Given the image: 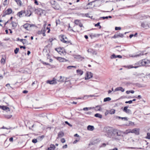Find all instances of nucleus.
<instances>
[{
  "label": "nucleus",
  "mask_w": 150,
  "mask_h": 150,
  "mask_svg": "<svg viewBox=\"0 0 150 150\" xmlns=\"http://www.w3.org/2000/svg\"><path fill=\"white\" fill-rule=\"evenodd\" d=\"M104 131L107 134L108 137H112V127H106L104 128Z\"/></svg>",
  "instance_id": "nucleus-1"
},
{
  "label": "nucleus",
  "mask_w": 150,
  "mask_h": 150,
  "mask_svg": "<svg viewBox=\"0 0 150 150\" xmlns=\"http://www.w3.org/2000/svg\"><path fill=\"white\" fill-rule=\"evenodd\" d=\"M122 132L120 131H113V135L114 134V137L112 135L113 139L115 140H119L120 139V137L121 136Z\"/></svg>",
  "instance_id": "nucleus-2"
},
{
  "label": "nucleus",
  "mask_w": 150,
  "mask_h": 150,
  "mask_svg": "<svg viewBox=\"0 0 150 150\" xmlns=\"http://www.w3.org/2000/svg\"><path fill=\"white\" fill-rule=\"evenodd\" d=\"M150 63V61L146 59L142 60V61L139 62L138 64L139 66H144L147 64Z\"/></svg>",
  "instance_id": "nucleus-3"
},
{
  "label": "nucleus",
  "mask_w": 150,
  "mask_h": 150,
  "mask_svg": "<svg viewBox=\"0 0 150 150\" xmlns=\"http://www.w3.org/2000/svg\"><path fill=\"white\" fill-rule=\"evenodd\" d=\"M141 26L145 29H147L150 27V23L145 21L141 23Z\"/></svg>",
  "instance_id": "nucleus-4"
},
{
  "label": "nucleus",
  "mask_w": 150,
  "mask_h": 150,
  "mask_svg": "<svg viewBox=\"0 0 150 150\" xmlns=\"http://www.w3.org/2000/svg\"><path fill=\"white\" fill-rule=\"evenodd\" d=\"M55 50L59 54L61 55H65L66 54L65 51L64 49L61 48H55Z\"/></svg>",
  "instance_id": "nucleus-5"
},
{
  "label": "nucleus",
  "mask_w": 150,
  "mask_h": 150,
  "mask_svg": "<svg viewBox=\"0 0 150 150\" xmlns=\"http://www.w3.org/2000/svg\"><path fill=\"white\" fill-rule=\"evenodd\" d=\"M129 106H127L125 107L124 108V109L123 110V111L126 113L128 114H131L132 113L130 109H128V108Z\"/></svg>",
  "instance_id": "nucleus-6"
},
{
  "label": "nucleus",
  "mask_w": 150,
  "mask_h": 150,
  "mask_svg": "<svg viewBox=\"0 0 150 150\" xmlns=\"http://www.w3.org/2000/svg\"><path fill=\"white\" fill-rule=\"evenodd\" d=\"M93 77V74L91 72H87L86 74V77H85V79H91Z\"/></svg>",
  "instance_id": "nucleus-7"
},
{
  "label": "nucleus",
  "mask_w": 150,
  "mask_h": 150,
  "mask_svg": "<svg viewBox=\"0 0 150 150\" xmlns=\"http://www.w3.org/2000/svg\"><path fill=\"white\" fill-rule=\"evenodd\" d=\"M47 83H49L50 84H55L57 83L56 80L54 78H53L52 80H47Z\"/></svg>",
  "instance_id": "nucleus-8"
},
{
  "label": "nucleus",
  "mask_w": 150,
  "mask_h": 150,
  "mask_svg": "<svg viewBox=\"0 0 150 150\" xmlns=\"http://www.w3.org/2000/svg\"><path fill=\"white\" fill-rule=\"evenodd\" d=\"M87 51L88 53H90L96 55L97 54L96 51L92 49H88L87 50Z\"/></svg>",
  "instance_id": "nucleus-9"
},
{
  "label": "nucleus",
  "mask_w": 150,
  "mask_h": 150,
  "mask_svg": "<svg viewBox=\"0 0 150 150\" xmlns=\"http://www.w3.org/2000/svg\"><path fill=\"white\" fill-rule=\"evenodd\" d=\"M123 34L120 33L119 34H115L114 36H113L112 38H116L119 37L123 38Z\"/></svg>",
  "instance_id": "nucleus-10"
},
{
  "label": "nucleus",
  "mask_w": 150,
  "mask_h": 150,
  "mask_svg": "<svg viewBox=\"0 0 150 150\" xmlns=\"http://www.w3.org/2000/svg\"><path fill=\"white\" fill-rule=\"evenodd\" d=\"M0 108L4 110H6V112L9 111V108L6 106L4 105H0Z\"/></svg>",
  "instance_id": "nucleus-11"
},
{
  "label": "nucleus",
  "mask_w": 150,
  "mask_h": 150,
  "mask_svg": "<svg viewBox=\"0 0 150 150\" xmlns=\"http://www.w3.org/2000/svg\"><path fill=\"white\" fill-rule=\"evenodd\" d=\"M55 148V145L52 144H51L50 146V147H48L46 150H54Z\"/></svg>",
  "instance_id": "nucleus-12"
},
{
  "label": "nucleus",
  "mask_w": 150,
  "mask_h": 150,
  "mask_svg": "<svg viewBox=\"0 0 150 150\" xmlns=\"http://www.w3.org/2000/svg\"><path fill=\"white\" fill-rule=\"evenodd\" d=\"M25 13V12L23 11H21L18 12L17 14V15L18 16L20 17H22L24 16V14Z\"/></svg>",
  "instance_id": "nucleus-13"
},
{
  "label": "nucleus",
  "mask_w": 150,
  "mask_h": 150,
  "mask_svg": "<svg viewBox=\"0 0 150 150\" xmlns=\"http://www.w3.org/2000/svg\"><path fill=\"white\" fill-rule=\"evenodd\" d=\"M64 135V133L62 131H61L59 132L58 134V137H57V139H58L59 138H61L63 137Z\"/></svg>",
  "instance_id": "nucleus-14"
},
{
  "label": "nucleus",
  "mask_w": 150,
  "mask_h": 150,
  "mask_svg": "<svg viewBox=\"0 0 150 150\" xmlns=\"http://www.w3.org/2000/svg\"><path fill=\"white\" fill-rule=\"evenodd\" d=\"M65 36L63 35L62 37V39L61 40V41L62 42H63L65 43H69V41L67 40H66L64 39Z\"/></svg>",
  "instance_id": "nucleus-15"
},
{
  "label": "nucleus",
  "mask_w": 150,
  "mask_h": 150,
  "mask_svg": "<svg viewBox=\"0 0 150 150\" xmlns=\"http://www.w3.org/2000/svg\"><path fill=\"white\" fill-rule=\"evenodd\" d=\"M30 27L31 25L30 24L28 23L25 24L23 25V28L27 30H28V28Z\"/></svg>",
  "instance_id": "nucleus-16"
},
{
  "label": "nucleus",
  "mask_w": 150,
  "mask_h": 150,
  "mask_svg": "<svg viewBox=\"0 0 150 150\" xmlns=\"http://www.w3.org/2000/svg\"><path fill=\"white\" fill-rule=\"evenodd\" d=\"M120 91L122 92H123L125 90L124 88L121 87L116 88L115 89V91Z\"/></svg>",
  "instance_id": "nucleus-17"
},
{
  "label": "nucleus",
  "mask_w": 150,
  "mask_h": 150,
  "mask_svg": "<svg viewBox=\"0 0 150 150\" xmlns=\"http://www.w3.org/2000/svg\"><path fill=\"white\" fill-rule=\"evenodd\" d=\"M57 59L59 60V62H63L64 61H66V60L64 59L61 57H57Z\"/></svg>",
  "instance_id": "nucleus-18"
},
{
  "label": "nucleus",
  "mask_w": 150,
  "mask_h": 150,
  "mask_svg": "<svg viewBox=\"0 0 150 150\" xmlns=\"http://www.w3.org/2000/svg\"><path fill=\"white\" fill-rule=\"evenodd\" d=\"M115 110L113 109L107 111V112H108V113L110 114H114L115 112Z\"/></svg>",
  "instance_id": "nucleus-19"
},
{
  "label": "nucleus",
  "mask_w": 150,
  "mask_h": 150,
  "mask_svg": "<svg viewBox=\"0 0 150 150\" xmlns=\"http://www.w3.org/2000/svg\"><path fill=\"white\" fill-rule=\"evenodd\" d=\"M94 129V127L93 126L89 125L87 127V129L89 130L92 131Z\"/></svg>",
  "instance_id": "nucleus-20"
},
{
  "label": "nucleus",
  "mask_w": 150,
  "mask_h": 150,
  "mask_svg": "<svg viewBox=\"0 0 150 150\" xmlns=\"http://www.w3.org/2000/svg\"><path fill=\"white\" fill-rule=\"evenodd\" d=\"M143 52L142 51H140L139 52V53L137 54V55L133 56V57H139L141 55H142L144 54Z\"/></svg>",
  "instance_id": "nucleus-21"
},
{
  "label": "nucleus",
  "mask_w": 150,
  "mask_h": 150,
  "mask_svg": "<svg viewBox=\"0 0 150 150\" xmlns=\"http://www.w3.org/2000/svg\"><path fill=\"white\" fill-rule=\"evenodd\" d=\"M77 73L78 74L80 75H81L83 74V72L80 69H78L76 70Z\"/></svg>",
  "instance_id": "nucleus-22"
},
{
  "label": "nucleus",
  "mask_w": 150,
  "mask_h": 150,
  "mask_svg": "<svg viewBox=\"0 0 150 150\" xmlns=\"http://www.w3.org/2000/svg\"><path fill=\"white\" fill-rule=\"evenodd\" d=\"M11 23L13 27V28L14 29L15 28L17 25V23L14 21H12L11 22Z\"/></svg>",
  "instance_id": "nucleus-23"
},
{
  "label": "nucleus",
  "mask_w": 150,
  "mask_h": 150,
  "mask_svg": "<svg viewBox=\"0 0 150 150\" xmlns=\"http://www.w3.org/2000/svg\"><path fill=\"white\" fill-rule=\"evenodd\" d=\"M115 48L116 49V50L119 52H120L122 50L120 46H117Z\"/></svg>",
  "instance_id": "nucleus-24"
},
{
  "label": "nucleus",
  "mask_w": 150,
  "mask_h": 150,
  "mask_svg": "<svg viewBox=\"0 0 150 150\" xmlns=\"http://www.w3.org/2000/svg\"><path fill=\"white\" fill-rule=\"evenodd\" d=\"M94 116L99 118H101L102 117V115L99 113H96L95 115Z\"/></svg>",
  "instance_id": "nucleus-25"
},
{
  "label": "nucleus",
  "mask_w": 150,
  "mask_h": 150,
  "mask_svg": "<svg viewBox=\"0 0 150 150\" xmlns=\"http://www.w3.org/2000/svg\"><path fill=\"white\" fill-rule=\"evenodd\" d=\"M9 14V8H8L7 10L4 12V14L3 15V16H5L6 15H8Z\"/></svg>",
  "instance_id": "nucleus-26"
},
{
  "label": "nucleus",
  "mask_w": 150,
  "mask_h": 150,
  "mask_svg": "<svg viewBox=\"0 0 150 150\" xmlns=\"http://www.w3.org/2000/svg\"><path fill=\"white\" fill-rule=\"evenodd\" d=\"M53 7L55 9L58 10L59 8V6L58 4H56V5H54L53 6Z\"/></svg>",
  "instance_id": "nucleus-27"
},
{
  "label": "nucleus",
  "mask_w": 150,
  "mask_h": 150,
  "mask_svg": "<svg viewBox=\"0 0 150 150\" xmlns=\"http://www.w3.org/2000/svg\"><path fill=\"white\" fill-rule=\"evenodd\" d=\"M116 118H118L119 119H121L122 120H123L124 119L125 120H128L127 118V117H121L120 116H117Z\"/></svg>",
  "instance_id": "nucleus-28"
},
{
  "label": "nucleus",
  "mask_w": 150,
  "mask_h": 150,
  "mask_svg": "<svg viewBox=\"0 0 150 150\" xmlns=\"http://www.w3.org/2000/svg\"><path fill=\"white\" fill-rule=\"evenodd\" d=\"M111 100V98L110 97H107L104 98L103 100V101L105 102L107 101H109Z\"/></svg>",
  "instance_id": "nucleus-29"
},
{
  "label": "nucleus",
  "mask_w": 150,
  "mask_h": 150,
  "mask_svg": "<svg viewBox=\"0 0 150 150\" xmlns=\"http://www.w3.org/2000/svg\"><path fill=\"white\" fill-rule=\"evenodd\" d=\"M131 132L135 133L136 134H138L139 133L138 132L136 129H132V131Z\"/></svg>",
  "instance_id": "nucleus-30"
},
{
  "label": "nucleus",
  "mask_w": 150,
  "mask_h": 150,
  "mask_svg": "<svg viewBox=\"0 0 150 150\" xmlns=\"http://www.w3.org/2000/svg\"><path fill=\"white\" fill-rule=\"evenodd\" d=\"M5 57H2L1 59V64H4L5 63Z\"/></svg>",
  "instance_id": "nucleus-31"
},
{
  "label": "nucleus",
  "mask_w": 150,
  "mask_h": 150,
  "mask_svg": "<svg viewBox=\"0 0 150 150\" xmlns=\"http://www.w3.org/2000/svg\"><path fill=\"white\" fill-rule=\"evenodd\" d=\"M16 1L19 6L21 5V2L20 0H16Z\"/></svg>",
  "instance_id": "nucleus-32"
},
{
  "label": "nucleus",
  "mask_w": 150,
  "mask_h": 150,
  "mask_svg": "<svg viewBox=\"0 0 150 150\" xmlns=\"http://www.w3.org/2000/svg\"><path fill=\"white\" fill-rule=\"evenodd\" d=\"M134 90H130V91H126V93L128 94L129 93H134Z\"/></svg>",
  "instance_id": "nucleus-33"
},
{
  "label": "nucleus",
  "mask_w": 150,
  "mask_h": 150,
  "mask_svg": "<svg viewBox=\"0 0 150 150\" xmlns=\"http://www.w3.org/2000/svg\"><path fill=\"white\" fill-rule=\"evenodd\" d=\"M80 23V21L79 20H76L74 21L75 23L77 25H78Z\"/></svg>",
  "instance_id": "nucleus-34"
},
{
  "label": "nucleus",
  "mask_w": 150,
  "mask_h": 150,
  "mask_svg": "<svg viewBox=\"0 0 150 150\" xmlns=\"http://www.w3.org/2000/svg\"><path fill=\"white\" fill-rule=\"evenodd\" d=\"M19 50V48H16L14 50V53L15 54H17Z\"/></svg>",
  "instance_id": "nucleus-35"
},
{
  "label": "nucleus",
  "mask_w": 150,
  "mask_h": 150,
  "mask_svg": "<svg viewBox=\"0 0 150 150\" xmlns=\"http://www.w3.org/2000/svg\"><path fill=\"white\" fill-rule=\"evenodd\" d=\"M45 136L44 135H42L40 136H39L38 137V139L41 141L44 137Z\"/></svg>",
  "instance_id": "nucleus-36"
},
{
  "label": "nucleus",
  "mask_w": 150,
  "mask_h": 150,
  "mask_svg": "<svg viewBox=\"0 0 150 150\" xmlns=\"http://www.w3.org/2000/svg\"><path fill=\"white\" fill-rule=\"evenodd\" d=\"M135 65H136L137 66H134V67H132V68H134L135 69L136 68H138V67H140V66H139L138 64V63H136Z\"/></svg>",
  "instance_id": "nucleus-37"
},
{
  "label": "nucleus",
  "mask_w": 150,
  "mask_h": 150,
  "mask_svg": "<svg viewBox=\"0 0 150 150\" xmlns=\"http://www.w3.org/2000/svg\"><path fill=\"white\" fill-rule=\"evenodd\" d=\"M110 57L111 59L116 58V55L115 54H113Z\"/></svg>",
  "instance_id": "nucleus-38"
},
{
  "label": "nucleus",
  "mask_w": 150,
  "mask_h": 150,
  "mask_svg": "<svg viewBox=\"0 0 150 150\" xmlns=\"http://www.w3.org/2000/svg\"><path fill=\"white\" fill-rule=\"evenodd\" d=\"M146 138L149 139H150V133H147V136Z\"/></svg>",
  "instance_id": "nucleus-39"
},
{
  "label": "nucleus",
  "mask_w": 150,
  "mask_h": 150,
  "mask_svg": "<svg viewBox=\"0 0 150 150\" xmlns=\"http://www.w3.org/2000/svg\"><path fill=\"white\" fill-rule=\"evenodd\" d=\"M100 23L98 22L97 24H95V26H99V28L100 29L101 28V26L100 25Z\"/></svg>",
  "instance_id": "nucleus-40"
},
{
  "label": "nucleus",
  "mask_w": 150,
  "mask_h": 150,
  "mask_svg": "<svg viewBox=\"0 0 150 150\" xmlns=\"http://www.w3.org/2000/svg\"><path fill=\"white\" fill-rule=\"evenodd\" d=\"M45 28H42L41 31H39L38 32V34H42V31L43 30V31H44V30H45Z\"/></svg>",
  "instance_id": "nucleus-41"
},
{
  "label": "nucleus",
  "mask_w": 150,
  "mask_h": 150,
  "mask_svg": "<svg viewBox=\"0 0 150 150\" xmlns=\"http://www.w3.org/2000/svg\"><path fill=\"white\" fill-rule=\"evenodd\" d=\"M65 124L68 125L69 126L71 127L72 126L67 121H66L64 122Z\"/></svg>",
  "instance_id": "nucleus-42"
},
{
  "label": "nucleus",
  "mask_w": 150,
  "mask_h": 150,
  "mask_svg": "<svg viewBox=\"0 0 150 150\" xmlns=\"http://www.w3.org/2000/svg\"><path fill=\"white\" fill-rule=\"evenodd\" d=\"M32 142L34 143H35L37 142V140L36 139H34L32 140Z\"/></svg>",
  "instance_id": "nucleus-43"
},
{
  "label": "nucleus",
  "mask_w": 150,
  "mask_h": 150,
  "mask_svg": "<svg viewBox=\"0 0 150 150\" xmlns=\"http://www.w3.org/2000/svg\"><path fill=\"white\" fill-rule=\"evenodd\" d=\"M28 41L26 39H24V40L23 41V44H27L28 43Z\"/></svg>",
  "instance_id": "nucleus-44"
},
{
  "label": "nucleus",
  "mask_w": 150,
  "mask_h": 150,
  "mask_svg": "<svg viewBox=\"0 0 150 150\" xmlns=\"http://www.w3.org/2000/svg\"><path fill=\"white\" fill-rule=\"evenodd\" d=\"M80 139L79 138H78L76 139L75 141H74L73 142L74 144H76L77 142H78Z\"/></svg>",
  "instance_id": "nucleus-45"
},
{
  "label": "nucleus",
  "mask_w": 150,
  "mask_h": 150,
  "mask_svg": "<svg viewBox=\"0 0 150 150\" xmlns=\"http://www.w3.org/2000/svg\"><path fill=\"white\" fill-rule=\"evenodd\" d=\"M132 103V100H130L129 101H126L125 102L126 103H129V104H131Z\"/></svg>",
  "instance_id": "nucleus-46"
},
{
  "label": "nucleus",
  "mask_w": 150,
  "mask_h": 150,
  "mask_svg": "<svg viewBox=\"0 0 150 150\" xmlns=\"http://www.w3.org/2000/svg\"><path fill=\"white\" fill-rule=\"evenodd\" d=\"M121 29V28L120 27H115V30H120Z\"/></svg>",
  "instance_id": "nucleus-47"
},
{
  "label": "nucleus",
  "mask_w": 150,
  "mask_h": 150,
  "mask_svg": "<svg viewBox=\"0 0 150 150\" xmlns=\"http://www.w3.org/2000/svg\"><path fill=\"white\" fill-rule=\"evenodd\" d=\"M60 79L59 80V81L60 82H64V81H63V79L62 80L61 79L63 78L62 77V76H60Z\"/></svg>",
  "instance_id": "nucleus-48"
},
{
  "label": "nucleus",
  "mask_w": 150,
  "mask_h": 150,
  "mask_svg": "<svg viewBox=\"0 0 150 150\" xmlns=\"http://www.w3.org/2000/svg\"><path fill=\"white\" fill-rule=\"evenodd\" d=\"M61 141L62 143H64L65 142V140L64 138H63L61 139Z\"/></svg>",
  "instance_id": "nucleus-49"
},
{
  "label": "nucleus",
  "mask_w": 150,
  "mask_h": 150,
  "mask_svg": "<svg viewBox=\"0 0 150 150\" xmlns=\"http://www.w3.org/2000/svg\"><path fill=\"white\" fill-rule=\"evenodd\" d=\"M7 0H5L3 4L4 6H6L7 4Z\"/></svg>",
  "instance_id": "nucleus-50"
},
{
  "label": "nucleus",
  "mask_w": 150,
  "mask_h": 150,
  "mask_svg": "<svg viewBox=\"0 0 150 150\" xmlns=\"http://www.w3.org/2000/svg\"><path fill=\"white\" fill-rule=\"evenodd\" d=\"M72 67L76 68V67L74 66H69L67 67V68L68 69H71Z\"/></svg>",
  "instance_id": "nucleus-51"
},
{
  "label": "nucleus",
  "mask_w": 150,
  "mask_h": 150,
  "mask_svg": "<svg viewBox=\"0 0 150 150\" xmlns=\"http://www.w3.org/2000/svg\"><path fill=\"white\" fill-rule=\"evenodd\" d=\"M89 108L90 109H91V108H88L86 107V108H84L83 109V110H85V111L88 110Z\"/></svg>",
  "instance_id": "nucleus-52"
},
{
  "label": "nucleus",
  "mask_w": 150,
  "mask_h": 150,
  "mask_svg": "<svg viewBox=\"0 0 150 150\" xmlns=\"http://www.w3.org/2000/svg\"><path fill=\"white\" fill-rule=\"evenodd\" d=\"M90 36L91 37V38H92L93 37H95L96 36L95 34H91L90 35Z\"/></svg>",
  "instance_id": "nucleus-53"
},
{
  "label": "nucleus",
  "mask_w": 150,
  "mask_h": 150,
  "mask_svg": "<svg viewBox=\"0 0 150 150\" xmlns=\"http://www.w3.org/2000/svg\"><path fill=\"white\" fill-rule=\"evenodd\" d=\"M106 144L105 143H103L100 146V147H105L106 146Z\"/></svg>",
  "instance_id": "nucleus-54"
},
{
  "label": "nucleus",
  "mask_w": 150,
  "mask_h": 150,
  "mask_svg": "<svg viewBox=\"0 0 150 150\" xmlns=\"http://www.w3.org/2000/svg\"><path fill=\"white\" fill-rule=\"evenodd\" d=\"M46 30H45L44 31L42 30V34L43 36H45L46 35L45 34V32Z\"/></svg>",
  "instance_id": "nucleus-55"
},
{
  "label": "nucleus",
  "mask_w": 150,
  "mask_h": 150,
  "mask_svg": "<svg viewBox=\"0 0 150 150\" xmlns=\"http://www.w3.org/2000/svg\"><path fill=\"white\" fill-rule=\"evenodd\" d=\"M9 40V38H4V39H3V41H8Z\"/></svg>",
  "instance_id": "nucleus-56"
},
{
  "label": "nucleus",
  "mask_w": 150,
  "mask_h": 150,
  "mask_svg": "<svg viewBox=\"0 0 150 150\" xmlns=\"http://www.w3.org/2000/svg\"><path fill=\"white\" fill-rule=\"evenodd\" d=\"M134 97L136 98L139 99H140L142 98V97H141V96H140V95H138L137 96V97Z\"/></svg>",
  "instance_id": "nucleus-57"
},
{
  "label": "nucleus",
  "mask_w": 150,
  "mask_h": 150,
  "mask_svg": "<svg viewBox=\"0 0 150 150\" xmlns=\"http://www.w3.org/2000/svg\"><path fill=\"white\" fill-rule=\"evenodd\" d=\"M85 16H86L87 17H90V16H89V14L88 13H85Z\"/></svg>",
  "instance_id": "nucleus-58"
},
{
  "label": "nucleus",
  "mask_w": 150,
  "mask_h": 150,
  "mask_svg": "<svg viewBox=\"0 0 150 150\" xmlns=\"http://www.w3.org/2000/svg\"><path fill=\"white\" fill-rule=\"evenodd\" d=\"M94 2V1H92V2H89V3H88V4H87V6H88L90 5H91L92 3L93 2Z\"/></svg>",
  "instance_id": "nucleus-59"
},
{
  "label": "nucleus",
  "mask_w": 150,
  "mask_h": 150,
  "mask_svg": "<svg viewBox=\"0 0 150 150\" xmlns=\"http://www.w3.org/2000/svg\"><path fill=\"white\" fill-rule=\"evenodd\" d=\"M10 108H11V109L12 110V112H13V111L14 110V108L13 106H11V107H10Z\"/></svg>",
  "instance_id": "nucleus-60"
},
{
  "label": "nucleus",
  "mask_w": 150,
  "mask_h": 150,
  "mask_svg": "<svg viewBox=\"0 0 150 150\" xmlns=\"http://www.w3.org/2000/svg\"><path fill=\"white\" fill-rule=\"evenodd\" d=\"M99 108L98 109H97L98 110H100V106H96V108Z\"/></svg>",
  "instance_id": "nucleus-61"
},
{
  "label": "nucleus",
  "mask_w": 150,
  "mask_h": 150,
  "mask_svg": "<svg viewBox=\"0 0 150 150\" xmlns=\"http://www.w3.org/2000/svg\"><path fill=\"white\" fill-rule=\"evenodd\" d=\"M67 147V144H65L62 147V148L63 149H66Z\"/></svg>",
  "instance_id": "nucleus-62"
},
{
  "label": "nucleus",
  "mask_w": 150,
  "mask_h": 150,
  "mask_svg": "<svg viewBox=\"0 0 150 150\" xmlns=\"http://www.w3.org/2000/svg\"><path fill=\"white\" fill-rule=\"evenodd\" d=\"M100 18H103V19H108V16L106 17H101Z\"/></svg>",
  "instance_id": "nucleus-63"
},
{
  "label": "nucleus",
  "mask_w": 150,
  "mask_h": 150,
  "mask_svg": "<svg viewBox=\"0 0 150 150\" xmlns=\"http://www.w3.org/2000/svg\"><path fill=\"white\" fill-rule=\"evenodd\" d=\"M42 62L44 64L49 65V64L48 63H47L46 62H45L43 61Z\"/></svg>",
  "instance_id": "nucleus-64"
}]
</instances>
